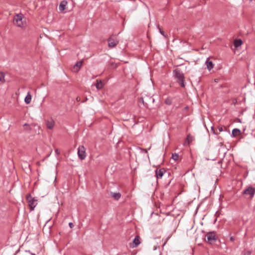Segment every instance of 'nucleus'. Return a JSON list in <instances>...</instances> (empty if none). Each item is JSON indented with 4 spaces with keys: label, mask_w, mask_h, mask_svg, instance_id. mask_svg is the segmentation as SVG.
Masks as SVG:
<instances>
[{
    "label": "nucleus",
    "mask_w": 255,
    "mask_h": 255,
    "mask_svg": "<svg viewBox=\"0 0 255 255\" xmlns=\"http://www.w3.org/2000/svg\"><path fill=\"white\" fill-rule=\"evenodd\" d=\"M140 244V237L137 235L135 236L132 243L130 244L129 246L132 248H136Z\"/></svg>",
    "instance_id": "obj_9"
},
{
    "label": "nucleus",
    "mask_w": 255,
    "mask_h": 255,
    "mask_svg": "<svg viewBox=\"0 0 255 255\" xmlns=\"http://www.w3.org/2000/svg\"><path fill=\"white\" fill-rule=\"evenodd\" d=\"M237 102V100L235 99L234 100V101L233 102V103H234V104H236Z\"/></svg>",
    "instance_id": "obj_32"
},
{
    "label": "nucleus",
    "mask_w": 255,
    "mask_h": 255,
    "mask_svg": "<svg viewBox=\"0 0 255 255\" xmlns=\"http://www.w3.org/2000/svg\"><path fill=\"white\" fill-rule=\"evenodd\" d=\"M255 194V188L251 186H248L243 192V194L248 196L250 199H253Z\"/></svg>",
    "instance_id": "obj_4"
},
{
    "label": "nucleus",
    "mask_w": 255,
    "mask_h": 255,
    "mask_svg": "<svg viewBox=\"0 0 255 255\" xmlns=\"http://www.w3.org/2000/svg\"><path fill=\"white\" fill-rule=\"evenodd\" d=\"M159 32H160V33L162 35H163L164 36H165V37L166 36H165V34H164V31H163V30H162L160 28H159Z\"/></svg>",
    "instance_id": "obj_28"
},
{
    "label": "nucleus",
    "mask_w": 255,
    "mask_h": 255,
    "mask_svg": "<svg viewBox=\"0 0 255 255\" xmlns=\"http://www.w3.org/2000/svg\"><path fill=\"white\" fill-rule=\"evenodd\" d=\"M96 86L97 89L100 90L103 88L104 84L103 82L101 80H97V83L96 84Z\"/></svg>",
    "instance_id": "obj_20"
},
{
    "label": "nucleus",
    "mask_w": 255,
    "mask_h": 255,
    "mask_svg": "<svg viewBox=\"0 0 255 255\" xmlns=\"http://www.w3.org/2000/svg\"><path fill=\"white\" fill-rule=\"evenodd\" d=\"M165 172V170L164 168H160L159 169H156L155 170V175L157 179L161 178Z\"/></svg>",
    "instance_id": "obj_10"
},
{
    "label": "nucleus",
    "mask_w": 255,
    "mask_h": 255,
    "mask_svg": "<svg viewBox=\"0 0 255 255\" xmlns=\"http://www.w3.org/2000/svg\"><path fill=\"white\" fill-rule=\"evenodd\" d=\"M46 127L48 129H52L54 126L55 122L53 119H50V120H48L46 122Z\"/></svg>",
    "instance_id": "obj_12"
},
{
    "label": "nucleus",
    "mask_w": 255,
    "mask_h": 255,
    "mask_svg": "<svg viewBox=\"0 0 255 255\" xmlns=\"http://www.w3.org/2000/svg\"><path fill=\"white\" fill-rule=\"evenodd\" d=\"M69 226L71 228H72L74 227V224L70 222L69 223Z\"/></svg>",
    "instance_id": "obj_29"
},
{
    "label": "nucleus",
    "mask_w": 255,
    "mask_h": 255,
    "mask_svg": "<svg viewBox=\"0 0 255 255\" xmlns=\"http://www.w3.org/2000/svg\"><path fill=\"white\" fill-rule=\"evenodd\" d=\"M58 149H56V150H55V152H56V153H58Z\"/></svg>",
    "instance_id": "obj_33"
},
{
    "label": "nucleus",
    "mask_w": 255,
    "mask_h": 255,
    "mask_svg": "<svg viewBox=\"0 0 255 255\" xmlns=\"http://www.w3.org/2000/svg\"><path fill=\"white\" fill-rule=\"evenodd\" d=\"M67 2L66 0L62 1L59 4V10L60 11H63L65 9L66 5H67Z\"/></svg>",
    "instance_id": "obj_15"
},
{
    "label": "nucleus",
    "mask_w": 255,
    "mask_h": 255,
    "mask_svg": "<svg viewBox=\"0 0 255 255\" xmlns=\"http://www.w3.org/2000/svg\"><path fill=\"white\" fill-rule=\"evenodd\" d=\"M31 255H36L35 254H31Z\"/></svg>",
    "instance_id": "obj_35"
},
{
    "label": "nucleus",
    "mask_w": 255,
    "mask_h": 255,
    "mask_svg": "<svg viewBox=\"0 0 255 255\" xmlns=\"http://www.w3.org/2000/svg\"><path fill=\"white\" fill-rule=\"evenodd\" d=\"M232 134L233 136L235 137L237 135H240L241 134V131L238 128H234L232 130Z\"/></svg>",
    "instance_id": "obj_18"
},
{
    "label": "nucleus",
    "mask_w": 255,
    "mask_h": 255,
    "mask_svg": "<svg viewBox=\"0 0 255 255\" xmlns=\"http://www.w3.org/2000/svg\"><path fill=\"white\" fill-rule=\"evenodd\" d=\"M218 129L219 130V132H222L223 131V127L222 126H218Z\"/></svg>",
    "instance_id": "obj_27"
},
{
    "label": "nucleus",
    "mask_w": 255,
    "mask_h": 255,
    "mask_svg": "<svg viewBox=\"0 0 255 255\" xmlns=\"http://www.w3.org/2000/svg\"><path fill=\"white\" fill-rule=\"evenodd\" d=\"M83 64V60L78 61L73 66V71L77 72L80 69Z\"/></svg>",
    "instance_id": "obj_11"
},
{
    "label": "nucleus",
    "mask_w": 255,
    "mask_h": 255,
    "mask_svg": "<svg viewBox=\"0 0 255 255\" xmlns=\"http://www.w3.org/2000/svg\"><path fill=\"white\" fill-rule=\"evenodd\" d=\"M215 81L217 82V79H215Z\"/></svg>",
    "instance_id": "obj_34"
},
{
    "label": "nucleus",
    "mask_w": 255,
    "mask_h": 255,
    "mask_svg": "<svg viewBox=\"0 0 255 255\" xmlns=\"http://www.w3.org/2000/svg\"><path fill=\"white\" fill-rule=\"evenodd\" d=\"M78 156L81 160H84L86 157V148L83 145H80L78 148Z\"/></svg>",
    "instance_id": "obj_8"
},
{
    "label": "nucleus",
    "mask_w": 255,
    "mask_h": 255,
    "mask_svg": "<svg viewBox=\"0 0 255 255\" xmlns=\"http://www.w3.org/2000/svg\"><path fill=\"white\" fill-rule=\"evenodd\" d=\"M217 239L216 233L214 232H209L205 236V241L210 244L215 242Z\"/></svg>",
    "instance_id": "obj_5"
},
{
    "label": "nucleus",
    "mask_w": 255,
    "mask_h": 255,
    "mask_svg": "<svg viewBox=\"0 0 255 255\" xmlns=\"http://www.w3.org/2000/svg\"><path fill=\"white\" fill-rule=\"evenodd\" d=\"M230 240L231 242H234L235 241L234 238L233 237H232V236L230 237Z\"/></svg>",
    "instance_id": "obj_31"
},
{
    "label": "nucleus",
    "mask_w": 255,
    "mask_h": 255,
    "mask_svg": "<svg viewBox=\"0 0 255 255\" xmlns=\"http://www.w3.org/2000/svg\"><path fill=\"white\" fill-rule=\"evenodd\" d=\"M206 64L207 68L209 71H210L214 67V65H213V62L210 60L209 58H208L206 61Z\"/></svg>",
    "instance_id": "obj_14"
},
{
    "label": "nucleus",
    "mask_w": 255,
    "mask_h": 255,
    "mask_svg": "<svg viewBox=\"0 0 255 255\" xmlns=\"http://www.w3.org/2000/svg\"><path fill=\"white\" fill-rule=\"evenodd\" d=\"M140 102H142L143 105L148 108V106L150 104H153L154 102V99L152 97L148 96L146 95L143 98H141L139 99Z\"/></svg>",
    "instance_id": "obj_3"
},
{
    "label": "nucleus",
    "mask_w": 255,
    "mask_h": 255,
    "mask_svg": "<svg viewBox=\"0 0 255 255\" xmlns=\"http://www.w3.org/2000/svg\"><path fill=\"white\" fill-rule=\"evenodd\" d=\"M111 197L116 200H118L121 197L120 193H113L111 192Z\"/></svg>",
    "instance_id": "obj_16"
},
{
    "label": "nucleus",
    "mask_w": 255,
    "mask_h": 255,
    "mask_svg": "<svg viewBox=\"0 0 255 255\" xmlns=\"http://www.w3.org/2000/svg\"><path fill=\"white\" fill-rule=\"evenodd\" d=\"M211 131H212L213 133L215 134H218L219 133V132L216 131L215 129L213 127H211Z\"/></svg>",
    "instance_id": "obj_26"
},
{
    "label": "nucleus",
    "mask_w": 255,
    "mask_h": 255,
    "mask_svg": "<svg viewBox=\"0 0 255 255\" xmlns=\"http://www.w3.org/2000/svg\"><path fill=\"white\" fill-rule=\"evenodd\" d=\"M26 199L30 208V211H33L37 204V200L32 197L30 194L26 195Z\"/></svg>",
    "instance_id": "obj_2"
},
{
    "label": "nucleus",
    "mask_w": 255,
    "mask_h": 255,
    "mask_svg": "<svg viewBox=\"0 0 255 255\" xmlns=\"http://www.w3.org/2000/svg\"><path fill=\"white\" fill-rule=\"evenodd\" d=\"M172 158L174 160H177L178 159V157H179V156H178V154L175 153L174 154H172Z\"/></svg>",
    "instance_id": "obj_23"
},
{
    "label": "nucleus",
    "mask_w": 255,
    "mask_h": 255,
    "mask_svg": "<svg viewBox=\"0 0 255 255\" xmlns=\"http://www.w3.org/2000/svg\"><path fill=\"white\" fill-rule=\"evenodd\" d=\"M193 137L190 134H188L185 139L184 145L185 146L189 145L193 141Z\"/></svg>",
    "instance_id": "obj_13"
},
{
    "label": "nucleus",
    "mask_w": 255,
    "mask_h": 255,
    "mask_svg": "<svg viewBox=\"0 0 255 255\" xmlns=\"http://www.w3.org/2000/svg\"><path fill=\"white\" fill-rule=\"evenodd\" d=\"M31 101V95L30 93V92H28L26 95V96L25 97L24 99V102L26 104H29Z\"/></svg>",
    "instance_id": "obj_17"
},
{
    "label": "nucleus",
    "mask_w": 255,
    "mask_h": 255,
    "mask_svg": "<svg viewBox=\"0 0 255 255\" xmlns=\"http://www.w3.org/2000/svg\"><path fill=\"white\" fill-rule=\"evenodd\" d=\"M173 74L175 79H177V82H178L182 87H185L184 76L183 73L179 69H176L173 71Z\"/></svg>",
    "instance_id": "obj_1"
},
{
    "label": "nucleus",
    "mask_w": 255,
    "mask_h": 255,
    "mask_svg": "<svg viewBox=\"0 0 255 255\" xmlns=\"http://www.w3.org/2000/svg\"><path fill=\"white\" fill-rule=\"evenodd\" d=\"M165 103H166V104L170 105L171 104L172 102H171V99H166L165 101Z\"/></svg>",
    "instance_id": "obj_25"
},
{
    "label": "nucleus",
    "mask_w": 255,
    "mask_h": 255,
    "mask_svg": "<svg viewBox=\"0 0 255 255\" xmlns=\"http://www.w3.org/2000/svg\"><path fill=\"white\" fill-rule=\"evenodd\" d=\"M251 251H244L243 253V255H251Z\"/></svg>",
    "instance_id": "obj_24"
},
{
    "label": "nucleus",
    "mask_w": 255,
    "mask_h": 255,
    "mask_svg": "<svg viewBox=\"0 0 255 255\" xmlns=\"http://www.w3.org/2000/svg\"><path fill=\"white\" fill-rule=\"evenodd\" d=\"M0 82L2 83L4 82V74L2 72H0Z\"/></svg>",
    "instance_id": "obj_22"
},
{
    "label": "nucleus",
    "mask_w": 255,
    "mask_h": 255,
    "mask_svg": "<svg viewBox=\"0 0 255 255\" xmlns=\"http://www.w3.org/2000/svg\"><path fill=\"white\" fill-rule=\"evenodd\" d=\"M242 40L240 39H236L234 42V45L235 47L237 48L242 44Z\"/></svg>",
    "instance_id": "obj_19"
},
{
    "label": "nucleus",
    "mask_w": 255,
    "mask_h": 255,
    "mask_svg": "<svg viewBox=\"0 0 255 255\" xmlns=\"http://www.w3.org/2000/svg\"><path fill=\"white\" fill-rule=\"evenodd\" d=\"M108 45L110 48L115 47L119 43V40L116 35H111L108 39Z\"/></svg>",
    "instance_id": "obj_6"
},
{
    "label": "nucleus",
    "mask_w": 255,
    "mask_h": 255,
    "mask_svg": "<svg viewBox=\"0 0 255 255\" xmlns=\"http://www.w3.org/2000/svg\"><path fill=\"white\" fill-rule=\"evenodd\" d=\"M142 151L143 152H144V153H147V152H148V149H142Z\"/></svg>",
    "instance_id": "obj_30"
},
{
    "label": "nucleus",
    "mask_w": 255,
    "mask_h": 255,
    "mask_svg": "<svg viewBox=\"0 0 255 255\" xmlns=\"http://www.w3.org/2000/svg\"><path fill=\"white\" fill-rule=\"evenodd\" d=\"M23 127L24 128L25 130L30 131L31 130V128L30 127V125L28 124H24Z\"/></svg>",
    "instance_id": "obj_21"
},
{
    "label": "nucleus",
    "mask_w": 255,
    "mask_h": 255,
    "mask_svg": "<svg viewBox=\"0 0 255 255\" xmlns=\"http://www.w3.org/2000/svg\"><path fill=\"white\" fill-rule=\"evenodd\" d=\"M23 15L21 13L16 14L13 18V23L18 27H22L23 26L22 22Z\"/></svg>",
    "instance_id": "obj_7"
}]
</instances>
